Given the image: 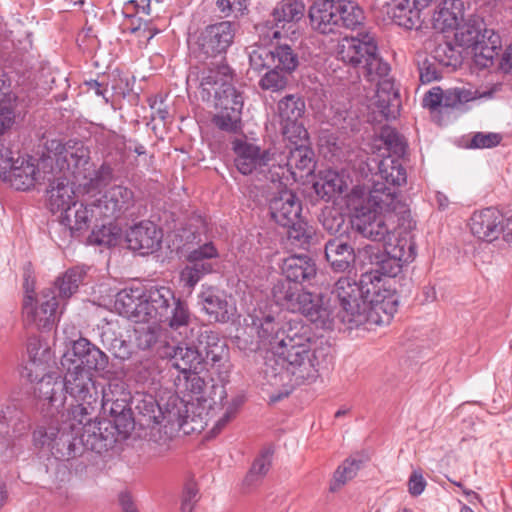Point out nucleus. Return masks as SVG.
<instances>
[{"label":"nucleus","instance_id":"1","mask_svg":"<svg viewBox=\"0 0 512 512\" xmlns=\"http://www.w3.org/2000/svg\"><path fill=\"white\" fill-rule=\"evenodd\" d=\"M347 208L351 213V225L363 237L375 242L390 239L391 214L404 215L408 212L406 203L398 199L395 191L377 182L366 192L355 186L347 195Z\"/></svg>","mask_w":512,"mask_h":512},{"label":"nucleus","instance_id":"2","mask_svg":"<svg viewBox=\"0 0 512 512\" xmlns=\"http://www.w3.org/2000/svg\"><path fill=\"white\" fill-rule=\"evenodd\" d=\"M114 305L120 315L134 322L153 321L178 329L190 321L187 303L167 286L125 288L117 293Z\"/></svg>","mask_w":512,"mask_h":512},{"label":"nucleus","instance_id":"3","mask_svg":"<svg viewBox=\"0 0 512 512\" xmlns=\"http://www.w3.org/2000/svg\"><path fill=\"white\" fill-rule=\"evenodd\" d=\"M380 290L378 272H366L359 282L350 277H341L334 284L331 294L338 301L340 321L349 329L366 323L378 324V304H374L371 294Z\"/></svg>","mask_w":512,"mask_h":512},{"label":"nucleus","instance_id":"4","mask_svg":"<svg viewBox=\"0 0 512 512\" xmlns=\"http://www.w3.org/2000/svg\"><path fill=\"white\" fill-rule=\"evenodd\" d=\"M65 376L61 379L53 374L45 375L35 386V395L57 411L64 406L66 394L76 402L95 403L100 398L93 374L89 370L63 367Z\"/></svg>","mask_w":512,"mask_h":512},{"label":"nucleus","instance_id":"5","mask_svg":"<svg viewBox=\"0 0 512 512\" xmlns=\"http://www.w3.org/2000/svg\"><path fill=\"white\" fill-rule=\"evenodd\" d=\"M337 56L365 79H376L390 71L389 64L379 55L375 39L368 34L343 38L338 44Z\"/></svg>","mask_w":512,"mask_h":512},{"label":"nucleus","instance_id":"6","mask_svg":"<svg viewBox=\"0 0 512 512\" xmlns=\"http://www.w3.org/2000/svg\"><path fill=\"white\" fill-rule=\"evenodd\" d=\"M234 73L226 64H216L215 68L203 69L200 77V93L203 100L214 97L215 110L232 111L234 108L242 113L243 96L233 86Z\"/></svg>","mask_w":512,"mask_h":512},{"label":"nucleus","instance_id":"7","mask_svg":"<svg viewBox=\"0 0 512 512\" xmlns=\"http://www.w3.org/2000/svg\"><path fill=\"white\" fill-rule=\"evenodd\" d=\"M90 151L88 147L77 140H69L62 143L58 140H51L47 144V155L41 159L43 169L56 170L59 174L71 176L76 183L89 169Z\"/></svg>","mask_w":512,"mask_h":512},{"label":"nucleus","instance_id":"8","mask_svg":"<svg viewBox=\"0 0 512 512\" xmlns=\"http://www.w3.org/2000/svg\"><path fill=\"white\" fill-rule=\"evenodd\" d=\"M330 347L323 341L307 351L286 353L278 356L284 363V374L290 376L293 385L310 384L317 380L320 370L328 363Z\"/></svg>","mask_w":512,"mask_h":512},{"label":"nucleus","instance_id":"9","mask_svg":"<svg viewBox=\"0 0 512 512\" xmlns=\"http://www.w3.org/2000/svg\"><path fill=\"white\" fill-rule=\"evenodd\" d=\"M188 418L189 400L172 394L162 403L159 424L152 426L150 430V441L157 445L158 455L171 449V441L183 429Z\"/></svg>","mask_w":512,"mask_h":512},{"label":"nucleus","instance_id":"10","mask_svg":"<svg viewBox=\"0 0 512 512\" xmlns=\"http://www.w3.org/2000/svg\"><path fill=\"white\" fill-rule=\"evenodd\" d=\"M235 24L221 21L205 27L197 37L193 53L202 62H208L207 68L225 63V54L235 37Z\"/></svg>","mask_w":512,"mask_h":512},{"label":"nucleus","instance_id":"11","mask_svg":"<svg viewBox=\"0 0 512 512\" xmlns=\"http://www.w3.org/2000/svg\"><path fill=\"white\" fill-rule=\"evenodd\" d=\"M64 309L55 287H45L36 296H24L22 304L24 320L38 329H51Z\"/></svg>","mask_w":512,"mask_h":512},{"label":"nucleus","instance_id":"12","mask_svg":"<svg viewBox=\"0 0 512 512\" xmlns=\"http://www.w3.org/2000/svg\"><path fill=\"white\" fill-rule=\"evenodd\" d=\"M250 69L260 72L264 68L275 67L292 74L299 66V55L291 44L281 39L271 47L253 46L249 51Z\"/></svg>","mask_w":512,"mask_h":512},{"label":"nucleus","instance_id":"13","mask_svg":"<svg viewBox=\"0 0 512 512\" xmlns=\"http://www.w3.org/2000/svg\"><path fill=\"white\" fill-rule=\"evenodd\" d=\"M232 150L235 154L234 164L243 175L261 174L269 167L271 181L275 182V149H261L255 143L243 139H235L232 142Z\"/></svg>","mask_w":512,"mask_h":512},{"label":"nucleus","instance_id":"14","mask_svg":"<svg viewBox=\"0 0 512 512\" xmlns=\"http://www.w3.org/2000/svg\"><path fill=\"white\" fill-rule=\"evenodd\" d=\"M61 366L87 369L90 373L103 371L108 366V356L88 339L80 337L73 341L71 351L63 355Z\"/></svg>","mask_w":512,"mask_h":512},{"label":"nucleus","instance_id":"15","mask_svg":"<svg viewBox=\"0 0 512 512\" xmlns=\"http://www.w3.org/2000/svg\"><path fill=\"white\" fill-rule=\"evenodd\" d=\"M314 152L308 145L300 144L299 147L286 146L284 151L275 153V169L274 177L276 181L287 178V174H291L294 178L297 171L310 174L313 172Z\"/></svg>","mask_w":512,"mask_h":512},{"label":"nucleus","instance_id":"16","mask_svg":"<svg viewBox=\"0 0 512 512\" xmlns=\"http://www.w3.org/2000/svg\"><path fill=\"white\" fill-rule=\"evenodd\" d=\"M385 254L380 262L378 272L380 275V284L383 281V276L396 277L401 273L405 264L412 262L416 256V245L412 239L407 237H400L395 239V242L389 241L385 243Z\"/></svg>","mask_w":512,"mask_h":512},{"label":"nucleus","instance_id":"17","mask_svg":"<svg viewBox=\"0 0 512 512\" xmlns=\"http://www.w3.org/2000/svg\"><path fill=\"white\" fill-rule=\"evenodd\" d=\"M135 205L134 192L123 185H113L93 201L102 219L116 220L125 215Z\"/></svg>","mask_w":512,"mask_h":512},{"label":"nucleus","instance_id":"18","mask_svg":"<svg viewBox=\"0 0 512 512\" xmlns=\"http://www.w3.org/2000/svg\"><path fill=\"white\" fill-rule=\"evenodd\" d=\"M43 181L49 182L47 190L48 207L52 213L61 212V215L69 209L75 201L73 186L75 182L71 176L59 174L54 168L43 169Z\"/></svg>","mask_w":512,"mask_h":512},{"label":"nucleus","instance_id":"19","mask_svg":"<svg viewBox=\"0 0 512 512\" xmlns=\"http://www.w3.org/2000/svg\"><path fill=\"white\" fill-rule=\"evenodd\" d=\"M306 6L302 0H281L274 7L271 15L274 27L272 40L287 38L295 33V25L305 16Z\"/></svg>","mask_w":512,"mask_h":512},{"label":"nucleus","instance_id":"20","mask_svg":"<svg viewBox=\"0 0 512 512\" xmlns=\"http://www.w3.org/2000/svg\"><path fill=\"white\" fill-rule=\"evenodd\" d=\"M506 219L494 207L474 211L469 219L468 226L471 234L478 240L491 243L504 232Z\"/></svg>","mask_w":512,"mask_h":512},{"label":"nucleus","instance_id":"21","mask_svg":"<svg viewBox=\"0 0 512 512\" xmlns=\"http://www.w3.org/2000/svg\"><path fill=\"white\" fill-rule=\"evenodd\" d=\"M117 425L109 420L94 421L82 427L80 441L83 443V451L89 450L102 454L111 449L116 443Z\"/></svg>","mask_w":512,"mask_h":512},{"label":"nucleus","instance_id":"22","mask_svg":"<svg viewBox=\"0 0 512 512\" xmlns=\"http://www.w3.org/2000/svg\"><path fill=\"white\" fill-rule=\"evenodd\" d=\"M299 314L322 329L333 327L335 313L330 305V299L321 294L306 291L302 296Z\"/></svg>","mask_w":512,"mask_h":512},{"label":"nucleus","instance_id":"23","mask_svg":"<svg viewBox=\"0 0 512 512\" xmlns=\"http://www.w3.org/2000/svg\"><path fill=\"white\" fill-rule=\"evenodd\" d=\"M158 353L160 357L169 359L172 366L180 371L187 373L197 371L203 364V351L201 347H195L188 344L162 345Z\"/></svg>","mask_w":512,"mask_h":512},{"label":"nucleus","instance_id":"24","mask_svg":"<svg viewBox=\"0 0 512 512\" xmlns=\"http://www.w3.org/2000/svg\"><path fill=\"white\" fill-rule=\"evenodd\" d=\"M317 344H320V341L313 336L308 326L300 321L289 322L287 328L283 330V337L278 341L276 354L282 356L286 353L307 351Z\"/></svg>","mask_w":512,"mask_h":512},{"label":"nucleus","instance_id":"25","mask_svg":"<svg viewBox=\"0 0 512 512\" xmlns=\"http://www.w3.org/2000/svg\"><path fill=\"white\" fill-rule=\"evenodd\" d=\"M129 249L146 255L156 251L161 244L162 232L151 221H141L127 232Z\"/></svg>","mask_w":512,"mask_h":512},{"label":"nucleus","instance_id":"26","mask_svg":"<svg viewBox=\"0 0 512 512\" xmlns=\"http://www.w3.org/2000/svg\"><path fill=\"white\" fill-rule=\"evenodd\" d=\"M269 210L275 222L281 226H290L300 218L302 207L293 191L283 189L270 199Z\"/></svg>","mask_w":512,"mask_h":512},{"label":"nucleus","instance_id":"27","mask_svg":"<svg viewBox=\"0 0 512 512\" xmlns=\"http://www.w3.org/2000/svg\"><path fill=\"white\" fill-rule=\"evenodd\" d=\"M101 219L97 213L96 207H93V201L84 205L83 203H73L61 215V223L67 226L70 230L71 236L80 238L84 232L88 230L90 224Z\"/></svg>","mask_w":512,"mask_h":512},{"label":"nucleus","instance_id":"28","mask_svg":"<svg viewBox=\"0 0 512 512\" xmlns=\"http://www.w3.org/2000/svg\"><path fill=\"white\" fill-rule=\"evenodd\" d=\"M16 190L26 191L43 181V168L41 162L35 164L33 158H20L12 170L4 178Z\"/></svg>","mask_w":512,"mask_h":512},{"label":"nucleus","instance_id":"29","mask_svg":"<svg viewBox=\"0 0 512 512\" xmlns=\"http://www.w3.org/2000/svg\"><path fill=\"white\" fill-rule=\"evenodd\" d=\"M389 72L376 79H366L376 85L375 104L385 118L395 117L399 107V93Z\"/></svg>","mask_w":512,"mask_h":512},{"label":"nucleus","instance_id":"30","mask_svg":"<svg viewBox=\"0 0 512 512\" xmlns=\"http://www.w3.org/2000/svg\"><path fill=\"white\" fill-rule=\"evenodd\" d=\"M252 329L255 330L259 339V345L264 348H274L278 341L283 337V328L281 322L271 313L256 312L252 316Z\"/></svg>","mask_w":512,"mask_h":512},{"label":"nucleus","instance_id":"31","mask_svg":"<svg viewBox=\"0 0 512 512\" xmlns=\"http://www.w3.org/2000/svg\"><path fill=\"white\" fill-rule=\"evenodd\" d=\"M284 280L300 284L315 278L317 267L314 260L307 255H292L284 259L281 266Z\"/></svg>","mask_w":512,"mask_h":512},{"label":"nucleus","instance_id":"32","mask_svg":"<svg viewBox=\"0 0 512 512\" xmlns=\"http://www.w3.org/2000/svg\"><path fill=\"white\" fill-rule=\"evenodd\" d=\"M325 258L335 272H345L355 261L354 248L343 238L334 237L325 243Z\"/></svg>","mask_w":512,"mask_h":512},{"label":"nucleus","instance_id":"33","mask_svg":"<svg viewBox=\"0 0 512 512\" xmlns=\"http://www.w3.org/2000/svg\"><path fill=\"white\" fill-rule=\"evenodd\" d=\"M59 428L60 432L56 436L51 454L60 460H70L81 456L84 451L79 433L75 430L69 429L66 424H61Z\"/></svg>","mask_w":512,"mask_h":512},{"label":"nucleus","instance_id":"34","mask_svg":"<svg viewBox=\"0 0 512 512\" xmlns=\"http://www.w3.org/2000/svg\"><path fill=\"white\" fill-rule=\"evenodd\" d=\"M455 41L458 46L463 48H474L479 43L484 42L493 30L485 28L484 22L478 17H471L464 23L454 28Z\"/></svg>","mask_w":512,"mask_h":512},{"label":"nucleus","instance_id":"35","mask_svg":"<svg viewBox=\"0 0 512 512\" xmlns=\"http://www.w3.org/2000/svg\"><path fill=\"white\" fill-rule=\"evenodd\" d=\"M464 18V7L461 0H443L432 16L435 29L445 32L459 26Z\"/></svg>","mask_w":512,"mask_h":512},{"label":"nucleus","instance_id":"36","mask_svg":"<svg viewBox=\"0 0 512 512\" xmlns=\"http://www.w3.org/2000/svg\"><path fill=\"white\" fill-rule=\"evenodd\" d=\"M307 290L299 284L287 280L277 281L272 288V296L277 305L292 312L299 313L302 305V296Z\"/></svg>","mask_w":512,"mask_h":512},{"label":"nucleus","instance_id":"37","mask_svg":"<svg viewBox=\"0 0 512 512\" xmlns=\"http://www.w3.org/2000/svg\"><path fill=\"white\" fill-rule=\"evenodd\" d=\"M378 178L374 181L373 185L377 182L385 184L391 191H395L397 197L399 194L397 188L407 182L406 169L403 167L399 158L391 156L383 158L379 163Z\"/></svg>","mask_w":512,"mask_h":512},{"label":"nucleus","instance_id":"38","mask_svg":"<svg viewBox=\"0 0 512 512\" xmlns=\"http://www.w3.org/2000/svg\"><path fill=\"white\" fill-rule=\"evenodd\" d=\"M203 309L216 322H227L229 320V305L224 292L209 287L200 294Z\"/></svg>","mask_w":512,"mask_h":512},{"label":"nucleus","instance_id":"39","mask_svg":"<svg viewBox=\"0 0 512 512\" xmlns=\"http://www.w3.org/2000/svg\"><path fill=\"white\" fill-rule=\"evenodd\" d=\"M420 11L410 0H392L388 4L387 13L398 26L413 29L420 23Z\"/></svg>","mask_w":512,"mask_h":512},{"label":"nucleus","instance_id":"40","mask_svg":"<svg viewBox=\"0 0 512 512\" xmlns=\"http://www.w3.org/2000/svg\"><path fill=\"white\" fill-rule=\"evenodd\" d=\"M337 10L322 6L314 0L308 10L311 27L322 34H330L337 28Z\"/></svg>","mask_w":512,"mask_h":512},{"label":"nucleus","instance_id":"41","mask_svg":"<svg viewBox=\"0 0 512 512\" xmlns=\"http://www.w3.org/2000/svg\"><path fill=\"white\" fill-rule=\"evenodd\" d=\"M131 402L134 410L140 415L145 424L150 428L159 424V416H161L162 402H158L151 394L136 393Z\"/></svg>","mask_w":512,"mask_h":512},{"label":"nucleus","instance_id":"42","mask_svg":"<svg viewBox=\"0 0 512 512\" xmlns=\"http://www.w3.org/2000/svg\"><path fill=\"white\" fill-rule=\"evenodd\" d=\"M98 406L99 401L91 404L78 402V404L73 405L67 411V418L62 422V424H66L69 429L80 433V431H82V427L94 422L92 418Z\"/></svg>","mask_w":512,"mask_h":512},{"label":"nucleus","instance_id":"43","mask_svg":"<svg viewBox=\"0 0 512 512\" xmlns=\"http://www.w3.org/2000/svg\"><path fill=\"white\" fill-rule=\"evenodd\" d=\"M83 278L84 272L81 269L71 268L62 276L58 277L50 286L55 287V293H57L59 299L63 301V306H66L67 300L77 292Z\"/></svg>","mask_w":512,"mask_h":512},{"label":"nucleus","instance_id":"44","mask_svg":"<svg viewBox=\"0 0 512 512\" xmlns=\"http://www.w3.org/2000/svg\"><path fill=\"white\" fill-rule=\"evenodd\" d=\"M499 46V36L494 32H491L484 42L479 43L471 49L474 65L480 69L492 66L494 63V57L498 54L496 50Z\"/></svg>","mask_w":512,"mask_h":512},{"label":"nucleus","instance_id":"45","mask_svg":"<svg viewBox=\"0 0 512 512\" xmlns=\"http://www.w3.org/2000/svg\"><path fill=\"white\" fill-rule=\"evenodd\" d=\"M19 100L8 96L0 102V138L9 135L21 120Z\"/></svg>","mask_w":512,"mask_h":512},{"label":"nucleus","instance_id":"46","mask_svg":"<svg viewBox=\"0 0 512 512\" xmlns=\"http://www.w3.org/2000/svg\"><path fill=\"white\" fill-rule=\"evenodd\" d=\"M288 227V239L294 246L302 249H308L313 243L316 231L308 222L298 218Z\"/></svg>","mask_w":512,"mask_h":512},{"label":"nucleus","instance_id":"47","mask_svg":"<svg viewBox=\"0 0 512 512\" xmlns=\"http://www.w3.org/2000/svg\"><path fill=\"white\" fill-rule=\"evenodd\" d=\"M120 234V228L111 221L100 226L95 224L90 235L86 238V243L106 247L115 246L120 238Z\"/></svg>","mask_w":512,"mask_h":512},{"label":"nucleus","instance_id":"48","mask_svg":"<svg viewBox=\"0 0 512 512\" xmlns=\"http://www.w3.org/2000/svg\"><path fill=\"white\" fill-rule=\"evenodd\" d=\"M83 174L85 178H80L78 187L83 188L86 192H90L111 180L113 170L106 164H102L98 169H95L94 164L90 162L89 169Z\"/></svg>","mask_w":512,"mask_h":512},{"label":"nucleus","instance_id":"49","mask_svg":"<svg viewBox=\"0 0 512 512\" xmlns=\"http://www.w3.org/2000/svg\"><path fill=\"white\" fill-rule=\"evenodd\" d=\"M337 27L343 26L347 29H355L364 21L362 8L352 0H346L337 10Z\"/></svg>","mask_w":512,"mask_h":512},{"label":"nucleus","instance_id":"50","mask_svg":"<svg viewBox=\"0 0 512 512\" xmlns=\"http://www.w3.org/2000/svg\"><path fill=\"white\" fill-rule=\"evenodd\" d=\"M111 392L104 393L103 398H99V405L103 410L104 414H108L114 418V425L118 426V420L120 418H126L130 413L131 408L128 406L130 396H121L116 398L110 397Z\"/></svg>","mask_w":512,"mask_h":512},{"label":"nucleus","instance_id":"51","mask_svg":"<svg viewBox=\"0 0 512 512\" xmlns=\"http://www.w3.org/2000/svg\"><path fill=\"white\" fill-rule=\"evenodd\" d=\"M181 374L182 377L178 376L175 381L177 391L184 396H189L191 399L195 397L198 400L205 389L204 379L199 376L197 371Z\"/></svg>","mask_w":512,"mask_h":512},{"label":"nucleus","instance_id":"52","mask_svg":"<svg viewBox=\"0 0 512 512\" xmlns=\"http://www.w3.org/2000/svg\"><path fill=\"white\" fill-rule=\"evenodd\" d=\"M273 450L265 448L255 458L253 464L247 473L244 484L247 486H254L257 484L270 470L272 462Z\"/></svg>","mask_w":512,"mask_h":512},{"label":"nucleus","instance_id":"53","mask_svg":"<svg viewBox=\"0 0 512 512\" xmlns=\"http://www.w3.org/2000/svg\"><path fill=\"white\" fill-rule=\"evenodd\" d=\"M278 112L282 123L299 120L305 112V102L299 96L286 95L278 103Z\"/></svg>","mask_w":512,"mask_h":512},{"label":"nucleus","instance_id":"54","mask_svg":"<svg viewBox=\"0 0 512 512\" xmlns=\"http://www.w3.org/2000/svg\"><path fill=\"white\" fill-rule=\"evenodd\" d=\"M241 115L237 108L232 111L216 110L211 121L219 130L235 134L242 129Z\"/></svg>","mask_w":512,"mask_h":512},{"label":"nucleus","instance_id":"55","mask_svg":"<svg viewBox=\"0 0 512 512\" xmlns=\"http://www.w3.org/2000/svg\"><path fill=\"white\" fill-rule=\"evenodd\" d=\"M59 432V426L53 422L38 425L32 434L33 445L37 449H46L51 452Z\"/></svg>","mask_w":512,"mask_h":512},{"label":"nucleus","instance_id":"56","mask_svg":"<svg viewBox=\"0 0 512 512\" xmlns=\"http://www.w3.org/2000/svg\"><path fill=\"white\" fill-rule=\"evenodd\" d=\"M267 69L269 70L259 80V86L263 90L271 92H279L284 90L287 87L289 83V77L292 74L286 73L285 71L275 67H268Z\"/></svg>","mask_w":512,"mask_h":512},{"label":"nucleus","instance_id":"57","mask_svg":"<svg viewBox=\"0 0 512 512\" xmlns=\"http://www.w3.org/2000/svg\"><path fill=\"white\" fill-rule=\"evenodd\" d=\"M362 460L355 458L346 459L334 473V479L330 486L331 491L338 490L347 481L354 478L362 466Z\"/></svg>","mask_w":512,"mask_h":512},{"label":"nucleus","instance_id":"58","mask_svg":"<svg viewBox=\"0 0 512 512\" xmlns=\"http://www.w3.org/2000/svg\"><path fill=\"white\" fill-rule=\"evenodd\" d=\"M434 58L443 66L455 69L462 63V53L451 43L439 44L434 51Z\"/></svg>","mask_w":512,"mask_h":512},{"label":"nucleus","instance_id":"59","mask_svg":"<svg viewBox=\"0 0 512 512\" xmlns=\"http://www.w3.org/2000/svg\"><path fill=\"white\" fill-rule=\"evenodd\" d=\"M283 136L292 147L308 145V132L299 120L283 122Z\"/></svg>","mask_w":512,"mask_h":512},{"label":"nucleus","instance_id":"60","mask_svg":"<svg viewBox=\"0 0 512 512\" xmlns=\"http://www.w3.org/2000/svg\"><path fill=\"white\" fill-rule=\"evenodd\" d=\"M441 108H457L460 105L474 100L476 96L470 90L464 88L442 89Z\"/></svg>","mask_w":512,"mask_h":512},{"label":"nucleus","instance_id":"61","mask_svg":"<svg viewBox=\"0 0 512 512\" xmlns=\"http://www.w3.org/2000/svg\"><path fill=\"white\" fill-rule=\"evenodd\" d=\"M379 138L389 152L397 156L405 153L406 144L403 137L394 128L390 126L382 127Z\"/></svg>","mask_w":512,"mask_h":512},{"label":"nucleus","instance_id":"62","mask_svg":"<svg viewBox=\"0 0 512 512\" xmlns=\"http://www.w3.org/2000/svg\"><path fill=\"white\" fill-rule=\"evenodd\" d=\"M199 347L203 351V363L215 364L221 361L225 353V344L216 337H208L205 344L201 341Z\"/></svg>","mask_w":512,"mask_h":512},{"label":"nucleus","instance_id":"63","mask_svg":"<svg viewBox=\"0 0 512 512\" xmlns=\"http://www.w3.org/2000/svg\"><path fill=\"white\" fill-rule=\"evenodd\" d=\"M320 222L327 232L337 234L342 231L345 225V218L337 210L326 208L321 213Z\"/></svg>","mask_w":512,"mask_h":512},{"label":"nucleus","instance_id":"64","mask_svg":"<svg viewBox=\"0 0 512 512\" xmlns=\"http://www.w3.org/2000/svg\"><path fill=\"white\" fill-rule=\"evenodd\" d=\"M503 139L500 133L476 132L472 134L469 147L472 149H489L498 146Z\"/></svg>","mask_w":512,"mask_h":512}]
</instances>
